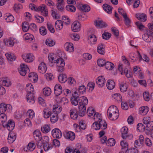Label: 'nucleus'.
<instances>
[{"instance_id":"nucleus-60","label":"nucleus","mask_w":153,"mask_h":153,"mask_svg":"<svg viewBox=\"0 0 153 153\" xmlns=\"http://www.w3.org/2000/svg\"><path fill=\"white\" fill-rule=\"evenodd\" d=\"M145 126L142 123H138L137 126V129L139 131H143L145 130Z\"/></svg>"},{"instance_id":"nucleus-1","label":"nucleus","mask_w":153,"mask_h":153,"mask_svg":"<svg viewBox=\"0 0 153 153\" xmlns=\"http://www.w3.org/2000/svg\"><path fill=\"white\" fill-rule=\"evenodd\" d=\"M79 114L80 116H83L86 111V105L88 104V100L86 97L82 96L78 98Z\"/></svg>"},{"instance_id":"nucleus-25","label":"nucleus","mask_w":153,"mask_h":153,"mask_svg":"<svg viewBox=\"0 0 153 153\" xmlns=\"http://www.w3.org/2000/svg\"><path fill=\"white\" fill-rule=\"evenodd\" d=\"M136 17L138 20L141 22H144L147 19L146 15L144 13L137 14L136 15Z\"/></svg>"},{"instance_id":"nucleus-34","label":"nucleus","mask_w":153,"mask_h":153,"mask_svg":"<svg viewBox=\"0 0 153 153\" xmlns=\"http://www.w3.org/2000/svg\"><path fill=\"white\" fill-rule=\"evenodd\" d=\"M104 10L108 14H111L112 12V7L107 4H104L103 5Z\"/></svg>"},{"instance_id":"nucleus-42","label":"nucleus","mask_w":153,"mask_h":153,"mask_svg":"<svg viewBox=\"0 0 153 153\" xmlns=\"http://www.w3.org/2000/svg\"><path fill=\"white\" fill-rule=\"evenodd\" d=\"M52 148V146L48 142L45 143L43 144V148L45 151H46L50 149H51Z\"/></svg>"},{"instance_id":"nucleus-38","label":"nucleus","mask_w":153,"mask_h":153,"mask_svg":"<svg viewBox=\"0 0 153 153\" xmlns=\"http://www.w3.org/2000/svg\"><path fill=\"white\" fill-rule=\"evenodd\" d=\"M43 94L45 96H48L51 93V88L48 87H46L43 89Z\"/></svg>"},{"instance_id":"nucleus-37","label":"nucleus","mask_w":153,"mask_h":153,"mask_svg":"<svg viewBox=\"0 0 153 153\" xmlns=\"http://www.w3.org/2000/svg\"><path fill=\"white\" fill-rule=\"evenodd\" d=\"M87 113L88 116L91 117L93 116L96 113L95 110L92 107L88 108L87 110Z\"/></svg>"},{"instance_id":"nucleus-4","label":"nucleus","mask_w":153,"mask_h":153,"mask_svg":"<svg viewBox=\"0 0 153 153\" xmlns=\"http://www.w3.org/2000/svg\"><path fill=\"white\" fill-rule=\"evenodd\" d=\"M107 127V125L105 121L103 120L100 121L99 122H95L92 126V129L95 130H98L100 129L105 130Z\"/></svg>"},{"instance_id":"nucleus-40","label":"nucleus","mask_w":153,"mask_h":153,"mask_svg":"<svg viewBox=\"0 0 153 153\" xmlns=\"http://www.w3.org/2000/svg\"><path fill=\"white\" fill-rule=\"evenodd\" d=\"M58 98V97L56 98V100L59 103H62L63 105H65L69 102L68 100L66 98L64 97L62 98L59 100Z\"/></svg>"},{"instance_id":"nucleus-43","label":"nucleus","mask_w":153,"mask_h":153,"mask_svg":"<svg viewBox=\"0 0 153 153\" xmlns=\"http://www.w3.org/2000/svg\"><path fill=\"white\" fill-rule=\"evenodd\" d=\"M105 68L108 70H111L114 67V64L109 62H106L105 65Z\"/></svg>"},{"instance_id":"nucleus-51","label":"nucleus","mask_w":153,"mask_h":153,"mask_svg":"<svg viewBox=\"0 0 153 153\" xmlns=\"http://www.w3.org/2000/svg\"><path fill=\"white\" fill-rule=\"evenodd\" d=\"M5 19L7 22H10L13 21L14 18L12 15L7 14L5 16Z\"/></svg>"},{"instance_id":"nucleus-54","label":"nucleus","mask_w":153,"mask_h":153,"mask_svg":"<svg viewBox=\"0 0 153 153\" xmlns=\"http://www.w3.org/2000/svg\"><path fill=\"white\" fill-rule=\"evenodd\" d=\"M66 8L68 11L74 12L76 10L75 7L73 5L70 4L66 6Z\"/></svg>"},{"instance_id":"nucleus-50","label":"nucleus","mask_w":153,"mask_h":153,"mask_svg":"<svg viewBox=\"0 0 153 153\" xmlns=\"http://www.w3.org/2000/svg\"><path fill=\"white\" fill-rule=\"evenodd\" d=\"M7 121L6 115L4 114L1 113L0 114V122L2 123V125L3 123L5 124V122Z\"/></svg>"},{"instance_id":"nucleus-31","label":"nucleus","mask_w":153,"mask_h":153,"mask_svg":"<svg viewBox=\"0 0 153 153\" xmlns=\"http://www.w3.org/2000/svg\"><path fill=\"white\" fill-rule=\"evenodd\" d=\"M28 79L31 81L36 82L37 79V75L34 73H30L28 76Z\"/></svg>"},{"instance_id":"nucleus-5","label":"nucleus","mask_w":153,"mask_h":153,"mask_svg":"<svg viewBox=\"0 0 153 153\" xmlns=\"http://www.w3.org/2000/svg\"><path fill=\"white\" fill-rule=\"evenodd\" d=\"M58 71L62 72L64 71L65 63L64 60L62 58H59L56 60L55 62Z\"/></svg>"},{"instance_id":"nucleus-33","label":"nucleus","mask_w":153,"mask_h":153,"mask_svg":"<svg viewBox=\"0 0 153 153\" xmlns=\"http://www.w3.org/2000/svg\"><path fill=\"white\" fill-rule=\"evenodd\" d=\"M50 116V120L52 123H55L58 121V116L57 114L51 113Z\"/></svg>"},{"instance_id":"nucleus-44","label":"nucleus","mask_w":153,"mask_h":153,"mask_svg":"<svg viewBox=\"0 0 153 153\" xmlns=\"http://www.w3.org/2000/svg\"><path fill=\"white\" fill-rule=\"evenodd\" d=\"M5 55L7 59L11 61H14L16 59L15 57L14 56L13 54L12 53H6Z\"/></svg>"},{"instance_id":"nucleus-46","label":"nucleus","mask_w":153,"mask_h":153,"mask_svg":"<svg viewBox=\"0 0 153 153\" xmlns=\"http://www.w3.org/2000/svg\"><path fill=\"white\" fill-rule=\"evenodd\" d=\"M24 37L26 40H28L30 41H32L34 38L33 35L29 33H25L24 35Z\"/></svg>"},{"instance_id":"nucleus-17","label":"nucleus","mask_w":153,"mask_h":153,"mask_svg":"<svg viewBox=\"0 0 153 153\" xmlns=\"http://www.w3.org/2000/svg\"><path fill=\"white\" fill-rule=\"evenodd\" d=\"M56 7L60 11H62L64 10V4L65 3L64 0H56Z\"/></svg>"},{"instance_id":"nucleus-48","label":"nucleus","mask_w":153,"mask_h":153,"mask_svg":"<svg viewBox=\"0 0 153 153\" xmlns=\"http://www.w3.org/2000/svg\"><path fill=\"white\" fill-rule=\"evenodd\" d=\"M146 130L149 131L153 130V121H151L146 126Z\"/></svg>"},{"instance_id":"nucleus-10","label":"nucleus","mask_w":153,"mask_h":153,"mask_svg":"<svg viewBox=\"0 0 153 153\" xmlns=\"http://www.w3.org/2000/svg\"><path fill=\"white\" fill-rule=\"evenodd\" d=\"M96 82L99 87L102 88L105 85V80L103 76H101L97 78Z\"/></svg>"},{"instance_id":"nucleus-41","label":"nucleus","mask_w":153,"mask_h":153,"mask_svg":"<svg viewBox=\"0 0 153 153\" xmlns=\"http://www.w3.org/2000/svg\"><path fill=\"white\" fill-rule=\"evenodd\" d=\"M42 131L44 133H47L50 131V128L49 125H45L41 128Z\"/></svg>"},{"instance_id":"nucleus-9","label":"nucleus","mask_w":153,"mask_h":153,"mask_svg":"<svg viewBox=\"0 0 153 153\" xmlns=\"http://www.w3.org/2000/svg\"><path fill=\"white\" fill-rule=\"evenodd\" d=\"M2 126L4 127H6L9 131H11L14 128L15 123L13 121L10 120L8 121L7 123H3Z\"/></svg>"},{"instance_id":"nucleus-11","label":"nucleus","mask_w":153,"mask_h":153,"mask_svg":"<svg viewBox=\"0 0 153 153\" xmlns=\"http://www.w3.org/2000/svg\"><path fill=\"white\" fill-rule=\"evenodd\" d=\"M147 32L143 36V39L145 42H150L153 33L150 30L147 31Z\"/></svg>"},{"instance_id":"nucleus-27","label":"nucleus","mask_w":153,"mask_h":153,"mask_svg":"<svg viewBox=\"0 0 153 153\" xmlns=\"http://www.w3.org/2000/svg\"><path fill=\"white\" fill-rule=\"evenodd\" d=\"M62 111V108L60 106L56 105L53 106L52 112V113L54 114H58L60 112Z\"/></svg>"},{"instance_id":"nucleus-30","label":"nucleus","mask_w":153,"mask_h":153,"mask_svg":"<svg viewBox=\"0 0 153 153\" xmlns=\"http://www.w3.org/2000/svg\"><path fill=\"white\" fill-rule=\"evenodd\" d=\"M58 79L59 81L62 83H65L68 79L66 75L65 74H60L58 76Z\"/></svg>"},{"instance_id":"nucleus-32","label":"nucleus","mask_w":153,"mask_h":153,"mask_svg":"<svg viewBox=\"0 0 153 153\" xmlns=\"http://www.w3.org/2000/svg\"><path fill=\"white\" fill-rule=\"evenodd\" d=\"M51 113L50 111L49 108H47L43 110V115L44 117L47 119L48 118L51 116Z\"/></svg>"},{"instance_id":"nucleus-16","label":"nucleus","mask_w":153,"mask_h":153,"mask_svg":"<svg viewBox=\"0 0 153 153\" xmlns=\"http://www.w3.org/2000/svg\"><path fill=\"white\" fill-rule=\"evenodd\" d=\"M65 138L71 141L73 140L75 138V133L72 131L66 132L64 134Z\"/></svg>"},{"instance_id":"nucleus-45","label":"nucleus","mask_w":153,"mask_h":153,"mask_svg":"<svg viewBox=\"0 0 153 153\" xmlns=\"http://www.w3.org/2000/svg\"><path fill=\"white\" fill-rule=\"evenodd\" d=\"M22 27L23 31L26 32L29 29V25L27 22H24L22 24Z\"/></svg>"},{"instance_id":"nucleus-8","label":"nucleus","mask_w":153,"mask_h":153,"mask_svg":"<svg viewBox=\"0 0 153 153\" xmlns=\"http://www.w3.org/2000/svg\"><path fill=\"white\" fill-rule=\"evenodd\" d=\"M29 69L27 66L24 64H22L20 65V68L19 71L20 74L22 76H25Z\"/></svg>"},{"instance_id":"nucleus-3","label":"nucleus","mask_w":153,"mask_h":153,"mask_svg":"<svg viewBox=\"0 0 153 153\" xmlns=\"http://www.w3.org/2000/svg\"><path fill=\"white\" fill-rule=\"evenodd\" d=\"M26 89L27 94L26 96L27 101L29 103L33 104L35 101V98L33 93V87L30 83L26 85Z\"/></svg>"},{"instance_id":"nucleus-7","label":"nucleus","mask_w":153,"mask_h":153,"mask_svg":"<svg viewBox=\"0 0 153 153\" xmlns=\"http://www.w3.org/2000/svg\"><path fill=\"white\" fill-rule=\"evenodd\" d=\"M81 25L78 21H75L71 25V30L74 32H77L80 31Z\"/></svg>"},{"instance_id":"nucleus-62","label":"nucleus","mask_w":153,"mask_h":153,"mask_svg":"<svg viewBox=\"0 0 153 153\" xmlns=\"http://www.w3.org/2000/svg\"><path fill=\"white\" fill-rule=\"evenodd\" d=\"M145 143L146 146L149 147H151L152 145V141L148 137H146L145 139Z\"/></svg>"},{"instance_id":"nucleus-28","label":"nucleus","mask_w":153,"mask_h":153,"mask_svg":"<svg viewBox=\"0 0 153 153\" xmlns=\"http://www.w3.org/2000/svg\"><path fill=\"white\" fill-rule=\"evenodd\" d=\"M88 42L91 45L95 44L97 40L96 36L94 34L90 35L88 37Z\"/></svg>"},{"instance_id":"nucleus-14","label":"nucleus","mask_w":153,"mask_h":153,"mask_svg":"<svg viewBox=\"0 0 153 153\" xmlns=\"http://www.w3.org/2000/svg\"><path fill=\"white\" fill-rule=\"evenodd\" d=\"M64 48L67 51L71 52L74 51V47L72 43L67 42L64 45Z\"/></svg>"},{"instance_id":"nucleus-18","label":"nucleus","mask_w":153,"mask_h":153,"mask_svg":"<svg viewBox=\"0 0 153 153\" xmlns=\"http://www.w3.org/2000/svg\"><path fill=\"white\" fill-rule=\"evenodd\" d=\"M47 69L46 64L44 62L41 63L39 65L38 71L39 72L42 74L45 73Z\"/></svg>"},{"instance_id":"nucleus-49","label":"nucleus","mask_w":153,"mask_h":153,"mask_svg":"<svg viewBox=\"0 0 153 153\" xmlns=\"http://www.w3.org/2000/svg\"><path fill=\"white\" fill-rule=\"evenodd\" d=\"M80 7L82 11L85 12H88L90 10V7L87 5H82Z\"/></svg>"},{"instance_id":"nucleus-61","label":"nucleus","mask_w":153,"mask_h":153,"mask_svg":"<svg viewBox=\"0 0 153 153\" xmlns=\"http://www.w3.org/2000/svg\"><path fill=\"white\" fill-rule=\"evenodd\" d=\"M123 18L124 19V21L125 24L127 26L129 27L131 23L130 19L127 16V15L126 16H124Z\"/></svg>"},{"instance_id":"nucleus-55","label":"nucleus","mask_w":153,"mask_h":153,"mask_svg":"<svg viewBox=\"0 0 153 153\" xmlns=\"http://www.w3.org/2000/svg\"><path fill=\"white\" fill-rule=\"evenodd\" d=\"M115 144V141L114 139L111 138L109 139L107 142V144L108 146H113Z\"/></svg>"},{"instance_id":"nucleus-29","label":"nucleus","mask_w":153,"mask_h":153,"mask_svg":"<svg viewBox=\"0 0 153 153\" xmlns=\"http://www.w3.org/2000/svg\"><path fill=\"white\" fill-rule=\"evenodd\" d=\"M15 39L12 38L7 39L4 41V43L6 45L10 46H13L15 42Z\"/></svg>"},{"instance_id":"nucleus-52","label":"nucleus","mask_w":153,"mask_h":153,"mask_svg":"<svg viewBox=\"0 0 153 153\" xmlns=\"http://www.w3.org/2000/svg\"><path fill=\"white\" fill-rule=\"evenodd\" d=\"M113 98L117 100V101L121 102L122 101V97L120 94L118 93H116L114 94L112 96Z\"/></svg>"},{"instance_id":"nucleus-20","label":"nucleus","mask_w":153,"mask_h":153,"mask_svg":"<svg viewBox=\"0 0 153 153\" xmlns=\"http://www.w3.org/2000/svg\"><path fill=\"white\" fill-rule=\"evenodd\" d=\"M95 26L98 28H102L106 27L107 26L105 23L102 20H96L94 22Z\"/></svg>"},{"instance_id":"nucleus-21","label":"nucleus","mask_w":153,"mask_h":153,"mask_svg":"<svg viewBox=\"0 0 153 153\" xmlns=\"http://www.w3.org/2000/svg\"><path fill=\"white\" fill-rule=\"evenodd\" d=\"M16 136L15 133L13 132H10L9 134L8 137V142L10 143H12L15 140Z\"/></svg>"},{"instance_id":"nucleus-2","label":"nucleus","mask_w":153,"mask_h":153,"mask_svg":"<svg viewBox=\"0 0 153 153\" xmlns=\"http://www.w3.org/2000/svg\"><path fill=\"white\" fill-rule=\"evenodd\" d=\"M107 115L111 120H114L117 119L119 115L117 108L114 105L110 106L107 110Z\"/></svg>"},{"instance_id":"nucleus-53","label":"nucleus","mask_w":153,"mask_h":153,"mask_svg":"<svg viewBox=\"0 0 153 153\" xmlns=\"http://www.w3.org/2000/svg\"><path fill=\"white\" fill-rule=\"evenodd\" d=\"M55 43L52 39H48L46 40V44L50 47L53 46L55 45Z\"/></svg>"},{"instance_id":"nucleus-63","label":"nucleus","mask_w":153,"mask_h":153,"mask_svg":"<svg viewBox=\"0 0 153 153\" xmlns=\"http://www.w3.org/2000/svg\"><path fill=\"white\" fill-rule=\"evenodd\" d=\"M106 62L103 59H99L97 61V63L99 66H105Z\"/></svg>"},{"instance_id":"nucleus-6","label":"nucleus","mask_w":153,"mask_h":153,"mask_svg":"<svg viewBox=\"0 0 153 153\" xmlns=\"http://www.w3.org/2000/svg\"><path fill=\"white\" fill-rule=\"evenodd\" d=\"M36 11L40 12L44 16H48V9L44 4H42L36 8Z\"/></svg>"},{"instance_id":"nucleus-12","label":"nucleus","mask_w":153,"mask_h":153,"mask_svg":"<svg viewBox=\"0 0 153 153\" xmlns=\"http://www.w3.org/2000/svg\"><path fill=\"white\" fill-rule=\"evenodd\" d=\"M22 57L25 62H32L34 59V56L33 54L31 53L23 55L22 56Z\"/></svg>"},{"instance_id":"nucleus-57","label":"nucleus","mask_w":153,"mask_h":153,"mask_svg":"<svg viewBox=\"0 0 153 153\" xmlns=\"http://www.w3.org/2000/svg\"><path fill=\"white\" fill-rule=\"evenodd\" d=\"M71 102L72 105L75 106L77 105L79 103L78 99V98L74 97H71Z\"/></svg>"},{"instance_id":"nucleus-36","label":"nucleus","mask_w":153,"mask_h":153,"mask_svg":"<svg viewBox=\"0 0 153 153\" xmlns=\"http://www.w3.org/2000/svg\"><path fill=\"white\" fill-rule=\"evenodd\" d=\"M104 51V45L102 44H99L97 48V52L100 54L104 55L105 53Z\"/></svg>"},{"instance_id":"nucleus-58","label":"nucleus","mask_w":153,"mask_h":153,"mask_svg":"<svg viewBox=\"0 0 153 153\" xmlns=\"http://www.w3.org/2000/svg\"><path fill=\"white\" fill-rule=\"evenodd\" d=\"M111 34L107 32H105L102 35V38L105 39L107 40L109 39L111 37Z\"/></svg>"},{"instance_id":"nucleus-23","label":"nucleus","mask_w":153,"mask_h":153,"mask_svg":"<svg viewBox=\"0 0 153 153\" xmlns=\"http://www.w3.org/2000/svg\"><path fill=\"white\" fill-rule=\"evenodd\" d=\"M11 84L10 82L7 79H0V85L8 87Z\"/></svg>"},{"instance_id":"nucleus-24","label":"nucleus","mask_w":153,"mask_h":153,"mask_svg":"<svg viewBox=\"0 0 153 153\" xmlns=\"http://www.w3.org/2000/svg\"><path fill=\"white\" fill-rule=\"evenodd\" d=\"M33 135L35 140L36 141H40L41 140L42 136L39 131L35 130L33 132Z\"/></svg>"},{"instance_id":"nucleus-26","label":"nucleus","mask_w":153,"mask_h":153,"mask_svg":"<svg viewBox=\"0 0 153 153\" xmlns=\"http://www.w3.org/2000/svg\"><path fill=\"white\" fill-rule=\"evenodd\" d=\"M55 26L57 30H60L63 28V24L61 20H58L55 22Z\"/></svg>"},{"instance_id":"nucleus-13","label":"nucleus","mask_w":153,"mask_h":153,"mask_svg":"<svg viewBox=\"0 0 153 153\" xmlns=\"http://www.w3.org/2000/svg\"><path fill=\"white\" fill-rule=\"evenodd\" d=\"M51 132L52 136L54 138H59L62 137L61 132L58 128H55L53 129Z\"/></svg>"},{"instance_id":"nucleus-22","label":"nucleus","mask_w":153,"mask_h":153,"mask_svg":"<svg viewBox=\"0 0 153 153\" xmlns=\"http://www.w3.org/2000/svg\"><path fill=\"white\" fill-rule=\"evenodd\" d=\"M10 107V105L6 104L4 103H1L0 104V113L3 114Z\"/></svg>"},{"instance_id":"nucleus-19","label":"nucleus","mask_w":153,"mask_h":153,"mask_svg":"<svg viewBox=\"0 0 153 153\" xmlns=\"http://www.w3.org/2000/svg\"><path fill=\"white\" fill-rule=\"evenodd\" d=\"M149 110V108L147 106H144L140 108L139 113L141 115H144L147 114Z\"/></svg>"},{"instance_id":"nucleus-59","label":"nucleus","mask_w":153,"mask_h":153,"mask_svg":"<svg viewBox=\"0 0 153 153\" xmlns=\"http://www.w3.org/2000/svg\"><path fill=\"white\" fill-rule=\"evenodd\" d=\"M68 83L69 85H74L76 84L75 79L72 77H70L68 79Z\"/></svg>"},{"instance_id":"nucleus-64","label":"nucleus","mask_w":153,"mask_h":153,"mask_svg":"<svg viewBox=\"0 0 153 153\" xmlns=\"http://www.w3.org/2000/svg\"><path fill=\"white\" fill-rule=\"evenodd\" d=\"M137 150L134 148L128 149L126 151L125 153H138Z\"/></svg>"},{"instance_id":"nucleus-56","label":"nucleus","mask_w":153,"mask_h":153,"mask_svg":"<svg viewBox=\"0 0 153 153\" xmlns=\"http://www.w3.org/2000/svg\"><path fill=\"white\" fill-rule=\"evenodd\" d=\"M92 118L95 120V122H99L100 121L102 120L100 114H96L92 117Z\"/></svg>"},{"instance_id":"nucleus-47","label":"nucleus","mask_w":153,"mask_h":153,"mask_svg":"<svg viewBox=\"0 0 153 153\" xmlns=\"http://www.w3.org/2000/svg\"><path fill=\"white\" fill-rule=\"evenodd\" d=\"M36 147V145L33 143H28L27 147V149L30 151H33Z\"/></svg>"},{"instance_id":"nucleus-15","label":"nucleus","mask_w":153,"mask_h":153,"mask_svg":"<svg viewBox=\"0 0 153 153\" xmlns=\"http://www.w3.org/2000/svg\"><path fill=\"white\" fill-rule=\"evenodd\" d=\"M54 94L56 96L60 95L62 91V88L61 85L58 84H56L54 86Z\"/></svg>"},{"instance_id":"nucleus-39","label":"nucleus","mask_w":153,"mask_h":153,"mask_svg":"<svg viewBox=\"0 0 153 153\" xmlns=\"http://www.w3.org/2000/svg\"><path fill=\"white\" fill-rule=\"evenodd\" d=\"M127 86L126 84L124 82H121L120 85V88L121 92H126L127 89Z\"/></svg>"},{"instance_id":"nucleus-35","label":"nucleus","mask_w":153,"mask_h":153,"mask_svg":"<svg viewBox=\"0 0 153 153\" xmlns=\"http://www.w3.org/2000/svg\"><path fill=\"white\" fill-rule=\"evenodd\" d=\"M115 84L114 81L109 80L108 81L106 86L107 88L109 90H112L115 87Z\"/></svg>"}]
</instances>
